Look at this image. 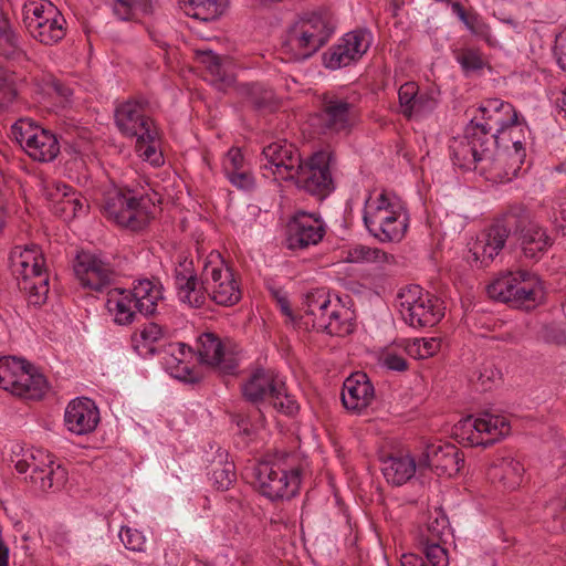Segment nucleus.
Wrapping results in <instances>:
<instances>
[{"label":"nucleus","mask_w":566,"mask_h":566,"mask_svg":"<svg viewBox=\"0 0 566 566\" xmlns=\"http://www.w3.org/2000/svg\"><path fill=\"white\" fill-rule=\"evenodd\" d=\"M0 55L8 60H27L25 53L19 48L18 36L12 31L7 15L0 14Z\"/></svg>","instance_id":"obj_39"},{"label":"nucleus","mask_w":566,"mask_h":566,"mask_svg":"<svg viewBox=\"0 0 566 566\" xmlns=\"http://www.w3.org/2000/svg\"><path fill=\"white\" fill-rule=\"evenodd\" d=\"M25 153L34 160L52 161L60 153L57 138L50 130L40 127L35 129V135Z\"/></svg>","instance_id":"obj_33"},{"label":"nucleus","mask_w":566,"mask_h":566,"mask_svg":"<svg viewBox=\"0 0 566 566\" xmlns=\"http://www.w3.org/2000/svg\"><path fill=\"white\" fill-rule=\"evenodd\" d=\"M32 371L33 366L31 365L30 368H21V370L18 374L17 377V386H14L12 394L17 395L19 397L25 398L27 396V388H29V384L32 382Z\"/></svg>","instance_id":"obj_59"},{"label":"nucleus","mask_w":566,"mask_h":566,"mask_svg":"<svg viewBox=\"0 0 566 566\" xmlns=\"http://www.w3.org/2000/svg\"><path fill=\"white\" fill-rule=\"evenodd\" d=\"M31 364L24 359L15 357H4L0 359V388L12 392L17 386V377L21 368H30Z\"/></svg>","instance_id":"obj_41"},{"label":"nucleus","mask_w":566,"mask_h":566,"mask_svg":"<svg viewBox=\"0 0 566 566\" xmlns=\"http://www.w3.org/2000/svg\"><path fill=\"white\" fill-rule=\"evenodd\" d=\"M148 102L144 97L132 98L120 104L115 111V120L119 130L138 142H151L157 132L153 128V120L145 116L144 109Z\"/></svg>","instance_id":"obj_11"},{"label":"nucleus","mask_w":566,"mask_h":566,"mask_svg":"<svg viewBox=\"0 0 566 566\" xmlns=\"http://www.w3.org/2000/svg\"><path fill=\"white\" fill-rule=\"evenodd\" d=\"M17 95L14 84L8 78L6 73H0V106H6L13 102Z\"/></svg>","instance_id":"obj_57"},{"label":"nucleus","mask_w":566,"mask_h":566,"mask_svg":"<svg viewBox=\"0 0 566 566\" xmlns=\"http://www.w3.org/2000/svg\"><path fill=\"white\" fill-rule=\"evenodd\" d=\"M229 181L235 188L243 191H252L255 188V178L250 172L242 168L241 170L233 171L231 174L226 175Z\"/></svg>","instance_id":"obj_51"},{"label":"nucleus","mask_w":566,"mask_h":566,"mask_svg":"<svg viewBox=\"0 0 566 566\" xmlns=\"http://www.w3.org/2000/svg\"><path fill=\"white\" fill-rule=\"evenodd\" d=\"M464 464L461 451L452 443H429L418 460V468H429L438 475L449 476L460 472Z\"/></svg>","instance_id":"obj_18"},{"label":"nucleus","mask_w":566,"mask_h":566,"mask_svg":"<svg viewBox=\"0 0 566 566\" xmlns=\"http://www.w3.org/2000/svg\"><path fill=\"white\" fill-rule=\"evenodd\" d=\"M44 261L38 247L31 245L25 248L20 253L18 262L13 263L19 290L28 296L29 303L33 305L44 303L49 293V276L43 269Z\"/></svg>","instance_id":"obj_8"},{"label":"nucleus","mask_w":566,"mask_h":566,"mask_svg":"<svg viewBox=\"0 0 566 566\" xmlns=\"http://www.w3.org/2000/svg\"><path fill=\"white\" fill-rule=\"evenodd\" d=\"M417 463L410 454L390 455L382 462V474L392 485H402L416 473Z\"/></svg>","instance_id":"obj_32"},{"label":"nucleus","mask_w":566,"mask_h":566,"mask_svg":"<svg viewBox=\"0 0 566 566\" xmlns=\"http://www.w3.org/2000/svg\"><path fill=\"white\" fill-rule=\"evenodd\" d=\"M106 307L112 313L115 312V322L119 325H128L134 322L136 316L135 301L129 297L126 290L114 289L108 292Z\"/></svg>","instance_id":"obj_34"},{"label":"nucleus","mask_w":566,"mask_h":566,"mask_svg":"<svg viewBox=\"0 0 566 566\" xmlns=\"http://www.w3.org/2000/svg\"><path fill=\"white\" fill-rule=\"evenodd\" d=\"M23 15L25 27L30 29L31 19L34 23L42 22L45 18L51 19V17H57L59 10L48 0H33L24 6Z\"/></svg>","instance_id":"obj_42"},{"label":"nucleus","mask_w":566,"mask_h":566,"mask_svg":"<svg viewBox=\"0 0 566 566\" xmlns=\"http://www.w3.org/2000/svg\"><path fill=\"white\" fill-rule=\"evenodd\" d=\"M48 94L55 93L59 97L64 101H69L73 95V88L62 82L61 80L50 76L49 80L44 83L43 88Z\"/></svg>","instance_id":"obj_56"},{"label":"nucleus","mask_w":566,"mask_h":566,"mask_svg":"<svg viewBox=\"0 0 566 566\" xmlns=\"http://www.w3.org/2000/svg\"><path fill=\"white\" fill-rule=\"evenodd\" d=\"M469 125L464 136L454 138L450 145L453 163L461 168L470 169L475 164L492 159L493 142L491 137L472 136Z\"/></svg>","instance_id":"obj_17"},{"label":"nucleus","mask_w":566,"mask_h":566,"mask_svg":"<svg viewBox=\"0 0 566 566\" xmlns=\"http://www.w3.org/2000/svg\"><path fill=\"white\" fill-rule=\"evenodd\" d=\"M523 464L513 458L496 460L488 470V476L493 483H497L505 490L516 489L524 474Z\"/></svg>","instance_id":"obj_28"},{"label":"nucleus","mask_w":566,"mask_h":566,"mask_svg":"<svg viewBox=\"0 0 566 566\" xmlns=\"http://www.w3.org/2000/svg\"><path fill=\"white\" fill-rule=\"evenodd\" d=\"M381 364L386 368L395 371H405L408 369L407 360L402 356L391 352H388L382 355Z\"/></svg>","instance_id":"obj_61"},{"label":"nucleus","mask_w":566,"mask_h":566,"mask_svg":"<svg viewBox=\"0 0 566 566\" xmlns=\"http://www.w3.org/2000/svg\"><path fill=\"white\" fill-rule=\"evenodd\" d=\"M451 534L449 518L440 509L429 513L426 526L420 531L419 543L447 542Z\"/></svg>","instance_id":"obj_37"},{"label":"nucleus","mask_w":566,"mask_h":566,"mask_svg":"<svg viewBox=\"0 0 566 566\" xmlns=\"http://www.w3.org/2000/svg\"><path fill=\"white\" fill-rule=\"evenodd\" d=\"M457 60L465 71H479L486 66L482 53L473 49L460 51L457 54Z\"/></svg>","instance_id":"obj_49"},{"label":"nucleus","mask_w":566,"mask_h":566,"mask_svg":"<svg viewBox=\"0 0 566 566\" xmlns=\"http://www.w3.org/2000/svg\"><path fill=\"white\" fill-rule=\"evenodd\" d=\"M64 420L70 431L86 434L96 429L99 411L92 399L76 398L66 407Z\"/></svg>","instance_id":"obj_24"},{"label":"nucleus","mask_w":566,"mask_h":566,"mask_svg":"<svg viewBox=\"0 0 566 566\" xmlns=\"http://www.w3.org/2000/svg\"><path fill=\"white\" fill-rule=\"evenodd\" d=\"M214 256L218 259V264L214 261V304L232 306L242 297L239 283L223 256L220 253Z\"/></svg>","instance_id":"obj_25"},{"label":"nucleus","mask_w":566,"mask_h":566,"mask_svg":"<svg viewBox=\"0 0 566 566\" xmlns=\"http://www.w3.org/2000/svg\"><path fill=\"white\" fill-rule=\"evenodd\" d=\"M74 272L84 287L102 292L108 287L115 277V271L109 263L94 254L81 253L76 256Z\"/></svg>","instance_id":"obj_20"},{"label":"nucleus","mask_w":566,"mask_h":566,"mask_svg":"<svg viewBox=\"0 0 566 566\" xmlns=\"http://www.w3.org/2000/svg\"><path fill=\"white\" fill-rule=\"evenodd\" d=\"M513 149L514 150L512 153L500 154L497 158L500 164H504L506 166L502 177L507 180H511L513 177L517 176L526 156L525 148L521 142H514Z\"/></svg>","instance_id":"obj_43"},{"label":"nucleus","mask_w":566,"mask_h":566,"mask_svg":"<svg viewBox=\"0 0 566 566\" xmlns=\"http://www.w3.org/2000/svg\"><path fill=\"white\" fill-rule=\"evenodd\" d=\"M186 344L167 343L159 345L160 364L170 370L175 378L186 382H198L199 376L193 373L187 365H184Z\"/></svg>","instance_id":"obj_27"},{"label":"nucleus","mask_w":566,"mask_h":566,"mask_svg":"<svg viewBox=\"0 0 566 566\" xmlns=\"http://www.w3.org/2000/svg\"><path fill=\"white\" fill-rule=\"evenodd\" d=\"M325 233V224L319 217L300 211L287 224L286 245L290 250L307 249L318 244Z\"/></svg>","instance_id":"obj_16"},{"label":"nucleus","mask_w":566,"mask_h":566,"mask_svg":"<svg viewBox=\"0 0 566 566\" xmlns=\"http://www.w3.org/2000/svg\"><path fill=\"white\" fill-rule=\"evenodd\" d=\"M244 166V157L240 148L232 147L222 160V170L226 175L241 170Z\"/></svg>","instance_id":"obj_53"},{"label":"nucleus","mask_w":566,"mask_h":566,"mask_svg":"<svg viewBox=\"0 0 566 566\" xmlns=\"http://www.w3.org/2000/svg\"><path fill=\"white\" fill-rule=\"evenodd\" d=\"M243 398L253 405L269 403L277 411L292 416L297 412L298 403L287 392L285 382L272 368L258 366L253 368L241 385Z\"/></svg>","instance_id":"obj_2"},{"label":"nucleus","mask_w":566,"mask_h":566,"mask_svg":"<svg viewBox=\"0 0 566 566\" xmlns=\"http://www.w3.org/2000/svg\"><path fill=\"white\" fill-rule=\"evenodd\" d=\"M370 33L367 30H355L346 33L338 44L332 45L324 54L323 61L327 69L336 70L348 66L359 60L370 48Z\"/></svg>","instance_id":"obj_13"},{"label":"nucleus","mask_w":566,"mask_h":566,"mask_svg":"<svg viewBox=\"0 0 566 566\" xmlns=\"http://www.w3.org/2000/svg\"><path fill=\"white\" fill-rule=\"evenodd\" d=\"M240 360V346L229 337L214 335V375L222 378L238 376Z\"/></svg>","instance_id":"obj_26"},{"label":"nucleus","mask_w":566,"mask_h":566,"mask_svg":"<svg viewBox=\"0 0 566 566\" xmlns=\"http://www.w3.org/2000/svg\"><path fill=\"white\" fill-rule=\"evenodd\" d=\"M119 538L126 546V548L132 551H140V545L143 544V537L138 532H133L128 527H122L119 532Z\"/></svg>","instance_id":"obj_60"},{"label":"nucleus","mask_w":566,"mask_h":566,"mask_svg":"<svg viewBox=\"0 0 566 566\" xmlns=\"http://www.w3.org/2000/svg\"><path fill=\"white\" fill-rule=\"evenodd\" d=\"M418 86L412 82H407L400 86L398 96L402 107V114L410 117L416 111Z\"/></svg>","instance_id":"obj_48"},{"label":"nucleus","mask_w":566,"mask_h":566,"mask_svg":"<svg viewBox=\"0 0 566 566\" xmlns=\"http://www.w3.org/2000/svg\"><path fill=\"white\" fill-rule=\"evenodd\" d=\"M331 304L332 301L329 296L323 290H317L314 293L307 294L304 304V312L306 315L313 316V327L316 326L319 317L324 316Z\"/></svg>","instance_id":"obj_44"},{"label":"nucleus","mask_w":566,"mask_h":566,"mask_svg":"<svg viewBox=\"0 0 566 566\" xmlns=\"http://www.w3.org/2000/svg\"><path fill=\"white\" fill-rule=\"evenodd\" d=\"M212 347V332H205L197 340L196 353L200 364L212 365L210 349Z\"/></svg>","instance_id":"obj_55"},{"label":"nucleus","mask_w":566,"mask_h":566,"mask_svg":"<svg viewBox=\"0 0 566 566\" xmlns=\"http://www.w3.org/2000/svg\"><path fill=\"white\" fill-rule=\"evenodd\" d=\"M491 298L513 308L531 311L542 304L544 289L539 277L526 270L506 272L488 285Z\"/></svg>","instance_id":"obj_3"},{"label":"nucleus","mask_w":566,"mask_h":566,"mask_svg":"<svg viewBox=\"0 0 566 566\" xmlns=\"http://www.w3.org/2000/svg\"><path fill=\"white\" fill-rule=\"evenodd\" d=\"M211 4L212 0H189V8L186 9V13L193 19L208 22L212 19V12L210 11Z\"/></svg>","instance_id":"obj_52"},{"label":"nucleus","mask_w":566,"mask_h":566,"mask_svg":"<svg viewBox=\"0 0 566 566\" xmlns=\"http://www.w3.org/2000/svg\"><path fill=\"white\" fill-rule=\"evenodd\" d=\"M334 154L319 150L302 160L293 181L297 189L314 197L317 201L326 199L335 189L331 167L334 164Z\"/></svg>","instance_id":"obj_7"},{"label":"nucleus","mask_w":566,"mask_h":566,"mask_svg":"<svg viewBox=\"0 0 566 566\" xmlns=\"http://www.w3.org/2000/svg\"><path fill=\"white\" fill-rule=\"evenodd\" d=\"M440 348V340L437 338L430 339H415L412 344L408 345L407 352L409 355L418 359H424L433 356Z\"/></svg>","instance_id":"obj_47"},{"label":"nucleus","mask_w":566,"mask_h":566,"mask_svg":"<svg viewBox=\"0 0 566 566\" xmlns=\"http://www.w3.org/2000/svg\"><path fill=\"white\" fill-rule=\"evenodd\" d=\"M480 117L474 116L469 124L472 136L491 137L493 145L499 134L518 124V115L515 107L500 99H491L479 108Z\"/></svg>","instance_id":"obj_9"},{"label":"nucleus","mask_w":566,"mask_h":566,"mask_svg":"<svg viewBox=\"0 0 566 566\" xmlns=\"http://www.w3.org/2000/svg\"><path fill=\"white\" fill-rule=\"evenodd\" d=\"M35 129H40V127L29 120H19L12 126L15 140L25 151L35 135Z\"/></svg>","instance_id":"obj_50"},{"label":"nucleus","mask_w":566,"mask_h":566,"mask_svg":"<svg viewBox=\"0 0 566 566\" xmlns=\"http://www.w3.org/2000/svg\"><path fill=\"white\" fill-rule=\"evenodd\" d=\"M321 48V44L314 41L312 35L297 21L289 28L284 49L285 52L291 53V59H307Z\"/></svg>","instance_id":"obj_29"},{"label":"nucleus","mask_w":566,"mask_h":566,"mask_svg":"<svg viewBox=\"0 0 566 566\" xmlns=\"http://www.w3.org/2000/svg\"><path fill=\"white\" fill-rule=\"evenodd\" d=\"M105 210L117 224L132 231L143 230L148 224V214L136 197L117 192L107 200Z\"/></svg>","instance_id":"obj_19"},{"label":"nucleus","mask_w":566,"mask_h":566,"mask_svg":"<svg viewBox=\"0 0 566 566\" xmlns=\"http://www.w3.org/2000/svg\"><path fill=\"white\" fill-rule=\"evenodd\" d=\"M134 0H115L113 12L123 21H132L135 18Z\"/></svg>","instance_id":"obj_58"},{"label":"nucleus","mask_w":566,"mask_h":566,"mask_svg":"<svg viewBox=\"0 0 566 566\" xmlns=\"http://www.w3.org/2000/svg\"><path fill=\"white\" fill-rule=\"evenodd\" d=\"M71 188L66 185L62 187L56 186L55 192H50L51 199L54 201V212L64 219H72L75 217L74 206H72Z\"/></svg>","instance_id":"obj_45"},{"label":"nucleus","mask_w":566,"mask_h":566,"mask_svg":"<svg viewBox=\"0 0 566 566\" xmlns=\"http://www.w3.org/2000/svg\"><path fill=\"white\" fill-rule=\"evenodd\" d=\"M287 457L256 463L252 469V485L268 500L283 501L294 497L301 486L302 469L289 465Z\"/></svg>","instance_id":"obj_4"},{"label":"nucleus","mask_w":566,"mask_h":566,"mask_svg":"<svg viewBox=\"0 0 566 566\" xmlns=\"http://www.w3.org/2000/svg\"><path fill=\"white\" fill-rule=\"evenodd\" d=\"M160 333H161L160 327L157 324L151 323V324H149L148 327H146L142 331L140 335H142V338L145 340L156 342L159 338Z\"/></svg>","instance_id":"obj_64"},{"label":"nucleus","mask_w":566,"mask_h":566,"mask_svg":"<svg viewBox=\"0 0 566 566\" xmlns=\"http://www.w3.org/2000/svg\"><path fill=\"white\" fill-rule=\"evenodd\" d=\"M447 542L440 543H419L421 546V552L426 557V562L431 566H448L449 565V556L448 551L444 547Z\"/></svg>","instance_id":"obj_46"},{"label":"nucleus","mask_w":566,"mask_h":566,"mask_svg":"<svg viewBox=\"0 0 566 566\" xmlns=\"http://www.w3.org/2000/svg\"><path fill=\"white\" fill-rule=\"evenodd\" d=\"M509 237L510 228L504 221L503 213L476 235L470 247L473 261L481 268L489 266L504 249Z\"/></svg>","instance_id":"obj_14"},{"label":"nucleus","mask_w":566,"mask_h":566,"mask_svg":"<svg viewBox=\"0 0 566 566\" xmlns=\"http://www.w3.org/2000/svg\"><path fill=\"white\" fill-rule=\"evenodd\" d=\"M465 424L473 428L467 437H463L471 447L488 448L509 434L511 429L505 417L489 412L482 413L474 420L467 419Z\"/></svg>","instance_id":"obj_21"},{"label":"nucleus","mask_w":566,"mask_h":566,"mask_svg":"<svg viewBox=\"0 0 566 566\" xmlns=\"http://www.w3.org/2000/svg\"><path fill=\"white\" fill-rule=\"evenodd\" d=\"M175 286L179 298L192 307H201L206 302L202 283H199L191 259L184 258L175 269Z\"/></svg>","instance_id":"obj_23"},{"label":"nucleus","mask_w":566,"mask_h":566,"mask_svg":"<svg viewBox=\"0 0 566 566\" xmlns=\"http://www.w3.org/2000/svg\"><path fill=\"white\" fill-rule=\"evenodd\" d=\"M504 221L526 259L538 261L554 244L548 230L534 219L524 205L510 206L504 212Z\"/></svg>","instance_id":"obj_5"},{"label":"nucleus","mask_w":566,"mask_h":566,"mask_svg":"<svg viewBox=\"0 0 566 566\" xmlns=\"http://www.w3.org/2000/svg\"><path fill=\"white\" fill-rule=\"evenodd\" d=\"M364 224L380 243L400 242L408 230L409 217L402 203L387 191L365 201Z\"/></svg>","instance_id":"obj_1"},{"label":"nucleus","mask_w":566,"mask_h":566,"mask_svg":"<svg viewBox=\"0 0 566 566\" xmlns=\"http://www.w3.org/2000/svg\"><path fill=\"white\" fill-rule=\"evenodd\" d=\"M135 301L138 313L149 316L156 312L157 303L163 298V286H157L148 279L139 280L133 290L127 291Z\"/></svg>","instance_id":"obj_31"},{"label":"nucleus","mask_w":566,"mask_h":566,"mask_svg":"<svg viewBox=\"0 0 566 566\" xmlns=\"http://www.w3.org/2000/svg\"><path fill=\"white\" fill-rule=\"evenodd\" d=\"M228 457V451L222 449L214 453V489L218 491L229 490L237 480L234 462Z\"/></svg>","instance_id":"obj_38"},{"label":"nucleus","mask_w":566,"mask_h":566,"mask_svg":"<svg viewBox=\"0 0 566 566\" xmlns=\"http://www.w3.org/2000/svg\"><path fill=\"white\" fill-rule=\"evenodd\" d=\"M314 328L329 335L343 337L354 331V323L348 310L336 302L331 304L324 316L319 317Z\"/></svg>","instance_id":"obj_30"},{"label":"nucleus","mask_w":566,"mask_h":566,"mask_svg":"<svg viewBox=\"0 0 566 566\" xmlns=\"http://www.w3.org/2000/svg\"><path fill=\"white\" fill-rule=\"evenodd\" d=\"M156 137L151 142H138L137 140V147L138 151H140V156H143L145 159L150 160L153 155L156 154V147L154 145Z\"/></svg>","instance_id":"obj_63"},{"label":"nucleus","mask_w":566,"mask_h":566,"mask_svg":"<svg viewBox=\"0 0 566 566\" xmlns=\"http://www.w3.org/2000/svg\"><path fill=\"white\" fill-rule=\"evenodd\" d=\"M374 399L375 388L366 373L356 371L345 379L342 402L347 410L360 413Z\"/></svg>","instance_id":"obj_22"},{"label":"nucleus","mask_w":566,"mask_h":566,"mask_svg":"<svg viewBox=\"0 0 566 566\" xmlns=\"http://www.w3.org/2000/svg\"><path fill=\"white\" fill-rule=\"evenodd\" d=\"M400 563L401 566H431L423 557L415 554H403Z\"/></svg>","instance_id":"obj_62"},{"label":"nucleus","mask_w":566,"mask_h":566,"mask_svg":"<svg viewBox=\"0 0 566 566\" xmlns=\"http://www.w3.org/2000/svg\"><path fill=\"white\" fill-rule=\"evenodd\" d=\"M31 22V28L28 29L30 34L45 45H53L65 36L64 23L65 19L59 11L57 17L45 18L42 22Z\"/></svg>","instance_id":"obj_35"},{"label":"nucleus","mask_w":566,"mask_h":566,"mask_svg":"<svg viewBox=\"0 0 566 566\" xmlns=\"http://www.w3.org/2000/svg\"><path fill=\"white\" fill-rule=\"evenodd\" d=\"M14 468L19 473L31 470L30 482L43 492L59 490L67 481L66 470L60 464L55 465L51 455L41 450L17 461Z\"/></svg>","instance_id":"obj_10"},{"label":"nucleus","mask_w":566,"mask_h":566,"mask_svg":"<svg viewBox=\"0 0 566 566\" xmlns=\"http://www.w3.org/2000/svg\"><path fill=\"white\" fill-rule=\"evenodd\" d=\"M399 312L411 327H432L444 316L443 303L419 285H409L399 294Z\"/></svg>","instance_id":"obj_6"},{"label":"nucleus","mask_w":566,"mask_h":566,"mask_svg":"<svg viewBox=\"0 0 566 566\" xmlns=\"http://www.w3.org/2000/svg\"><path fill=\"white\" fill-rule=\"evenodd\" d=\"M314 41L323 46L334 32V25L327 13L305 12L296 20Z\"/></svg>","instance_id":"obj_36"},{"label":"nucleus","mask_w":566,"mask_h":566,"mask_svg":"<svg viewBox=\"0 0 566 566\" xmlns=\"http://www.w3.org/2000/svg\"><path fill=\"white\" fill-rule=\"evenodd\" d=\"M265 163L262 169L269 170L275 180L292 181L302 163L298 149L286 139L266 145L262 150Z\"/></svg>","instance_id":"obj_12"},{"label":"nucleus","mask_w":566,"mask_h":566,"mask_svg":"<svg viewBox=\"0 0 566 566\" xmlns=\"http://www.w3.org/2000/svg\"><path fill=\"white\" fill-rule=\"evenodd\" d=\"M27 388L25 399L40 400L46 392L48 382L43 375L32 371V382Z\"/></svg>","instance_id":"obj_54"},{"label":"nucleus","mask_w":566,"mask_h":566,"mask_svg":"<svg viewBox=\"0 0 566 566\" xmlns=\"http://www.w3.org/2000/svg\"><path fill=\"white\" fill-rule=\"evenodd\" d=\"M392 255L379 248L356 244L348 249L345 260L350 263H388Z\"/></svg>","instance_id":"obj_40"},{"label":"nucleus","mask_w":566,"mask_h":566,"mask_svg":"<svg viewBox=\"0 0 566 566\" xmlns=\"http://www.w3.org/2000/svg\"><path fill=\"white\" fill-rule=\"evenodd\" d=\"M317 119L324 133H348L355 124V107L346 99L324 94Z\"/></svg>","instance_id":"obj_15"}]
</instances>
